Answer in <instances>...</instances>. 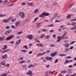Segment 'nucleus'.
Wrapping results in <instances>:
<instances>
[{
    "label": "nucleus",
    "mask_w": 76,
    "mask_h": 76,
    "mask_svg": "<svg viewBox=\"0 0 76 76\" xmlns=\"http://www.w3.org/2000/svg\"><path fill=\"white\" fill-rule=\"evenodd\" d=\"M71 21H76V18H74V19H73L71 20Z\"/></svg>",
    "instance_id": "51"
},
{
    "label": "nucleus",
    "mask_w": 76,
    "mask_h": 76,
    "mask_svg": "<svg viewBox=\"0 0 76 76\" xmlns=\"http://www.w3.org/2000/svg\"><path fill=\"white\" fill-rule=\"evenodd\" d=\"M43 13L45 16H49V15H50V14H49L48 13H46V12H43Z\"/></svg>",
    "instance_id": "12"
},
{
    "label": "nucleus",
    "mask_w": 76,
    "mask_h": 76,
    "mask_svg": "<svg viewBox=\"0 0 76 76\" xmlns=\"http://www.w3.org/2000/svg\"><path fill=\"white\" fill-rule=\"evenodd\" d=\"M7 76V73H5L4 74H2L0 76Z\"/></svg>",
    "instance_id": "34"
},
{
    "label": "nucleus",
    "mask_w": 76,
    "mask_h": 76,
    "mask_svg": "<svg viewBox=\"0 0 76 76\" xmlns=\"http://www.w3.org/2000/svg\"><path fill=\"white\" fill-rule=\"evenodd\" d=\"M7 1H8V0H5L4 1V4H6V3L7 2Z\"/></svg>",
    "instance_id": "49"
},
{
    "label": "nucleus",
    "mask_w": 76,
    "mask_h": 76,
    "mask_svg": "<svg viewBox=\"0 0 76 76\" xmlns=\"http://www.w3.org/2000/svg\"><path fill=\"white\" fill-rule=\"evenodd\" d=\"M32 51H29L28 53L29 54H32Z\"/></svg>",
    "instance_id": "59"
},
{
    "label": "nucleus",
    "mask_w": 76,
    "mask_h": 76,
    "mask_svg": "<svg viewBox=\"0 0 76 76\" xmlns=\"http://www.w3.org/2000/svg\"><path fill=\"white\" fill-rule=\"evenodd\" d=\"M7 5L8 6H9V7L11 6V3L10 2H8L7 3Z\"/></svg>",
    "instance_id": "36"
},
{
    "label": "nucleus",
    "mask_w": 76,
    "mask_h": 76,
    "mask_svg": "<svg viewBox=\"0 0 76 76\" xmlns=\"http://www.w3.org/2000/svg\"><path fill=\"white\" fill-rule=\"evenodd\" d=\"M23 48H25L26 50L28 49V47H27V46L25 45L23 46Z\"/></svg>",
    "instance_id": "37"
},
{
    "label": "nucleus",
    "mask_w": 76,
    "mask_h": 76,
    "mask_svg": "<svg viewBox=\"0 0 76 76\" xmlns=\"http://www.w3.org/2000/svg\"><path fill=\"white\" fill-rule=\"evenodd\" d=\"M71 30H73L74 29H76V26H74V27L73 28V27L72 28H71Z\"/></svg>",
    "instance_id": "30"
},
{
    "label": "nucleus",
    "mask_w": 76,
    "mask_h": 76,
    "mask_svg": "<svg viewBox=\"0 0 76 76\" xmlns=\"http://www.w3.org/2000/svg\"><path fill=\"white\" fill-rule=\"evenodd\" d=\"M19 15L21 17V18H25V14L24 13V12H19Z\"/></svg>",
    "instance_id": "1"
},
{
    "label": "nucleus",
    "mask_w": 76,
    "mask_h": 76,
    "mask_svg": "<svg viewBox=\"0 0 76 76\" xmlns=\"http://www.w3.org/2000/svg\"><path fill=\"white\" fill-rule=\"evenodd\" d=\"M53 53V54H54V55H55V56H56V55L57 54V51H56L54 53Z\"/></svg>",
    "instance_id": "39"
},
{
    "label": "nucleus",
    "mask_w": 76,
    "mask_h": 76,
    "mask_svg": "<svg viewBox=\"0 0 76 76\" xmlns=\"http://www.w3.org/2000/svg\"><path fill=\"white\" fill-rule=\"evenodd\" d=\"M53 21H54V18H52L50 19V22H52Z\"/></svg>",
    "instance_id": "47"
},
{
    "label": "nucleus",
    "mask_w": 76,
    "mask_h": 76,
    "mask_svg": "<svg viewBox=\"0 0 76 76\" xmlns=\"http://www.w3.org/2000/svg\"><path fill=\"white\" fill-rule=\"evenodd\" d=\"M69 47V44L68 43H66L65 44L64 47L68 48Z\"/></svg>",
    "instance_id": "13"
},
{
    "label": "nucleus",
    "mask_w": 76,
    "mask_h": 76,
    "mask_svg": "<svg viewBox=\"0 0 76 76\" xmlns=\"http://www.w3.org/2000/svg\"><path fill=\"white\" fill-rule=\"evenodd\" d=\"M13 19V17H10L9 18H8V19H9V20H12V19Z\"/></svg>",
    "instance_id": "57"
},
{
    "label": "nucleus",
    "mask_w": 76,
    "mask_h": 76,
    "mask_svg": "<svg viewBox=\"0 0 76 76\" xmlns=\"http://www.w3.org/2000/svg\"><path fill=\"white\" fill-rule=\"evenodd\" d=\"M22 31L19 32L17 33V34L18 35V34H22Z\"/></svg>",
    "instance_id": "46"
},
{
    "label": "nucleus",
    "mask_w": 76,
    "mask_h": 76,
    "mask_svg": "<svg viewBox=\"0 0 76 76\" xmlns=\"http://www.w3.org/2000/svg\"><path fill=\"white\" fill-rule=\"evenodd\" d=\"M27 75H33V74H32V72L31 70H29L28 72L27 73Z\"/></svg>",
    "instance_id": "9"
},
{
    "label": "nucleus",
    "mask_w": 76,
    "mask_h": 76,
    "mask_svg": "<svg viewBox=\"0 0 76 76\" xmlns=\"http://www.w3.org/2000/svg\"><path fill=\"white\" fill-rule=\"evenodd\" d=\"M32 35H29L28 38L30 39H32Z\"/></svg>",
    "instance_id": "21"
},
{
    "label": "nucleus",
    "mask_w": 76,
    "mask_h": 76,
    "mask_svg": "<svg viewBox=\"0 0 76 76\" xmlns=\"http://www.w3.org/2000/svg\"><path fill=\"white\" fill-rule=\"evenodd\" d=\"M27 4L28 6H33V3L31 2L30 3H27Z\"/></svg>",
    "instance_id": "20"
},
{
    "label": "nucleus",
    "mask_w": 76,
    "mask_h": 76,
    "mask_svg": "<svg viewBox=\"0 0 76 76\" xmlns=\"http://www.w3.org/2000/svg\"><path fill=\"white\" fill-rule=\"evenodd\" d=\"M25 61L24 60L20 62H19V64H22V63H25Z\"/></svg>",
    "instance_id": "32"
},
{
    "label": "nucleus",
    "mask_w": 76,
    "mask_h": 76,
    "mask_svg": "<svg viewBox=\"0 0 76 76\" xmlns=\"http://www.w3.org/2000/svg\"><path fill=\"white\" fill-rule=\"evenodd\" d=\"M36 45L37 46H38L39 47H43V45L41 43H38L36 44Z\"/></svg>",
    "instance_id": "11"
},
{
    "label": "nucleus",
    "mask_w": 76,
    "mask_h": 76,
    "mask_svg": "<svg viewBox=\"0 0 76 76\" xmlns=\"http://www.w3.org/2000/svg\"><path fill=\"white\" fill-rule=\"evenodd\" d=\"M39 9H36L34 11V13H39Z\"/></svg>",
    "instance_id": "17"
},
{
    "label": "nucleus",
    "mask_w": 76,
    "mask_h": 76,
    "mask_svg": "<svg viewBox=\"0 0 76 76\" xmlns=\"http://www.w3.org/2000/svg\"><path fill=\"white\" fill-rule=\"evenodd\" d=\"M7 45H4V47L2 48V50H6L7 49Z\"/></svg>",
    "instance_id": "14"
},
{
    "label": "nucleus",
    "mask_w": 76,
    "mask_h": 76,
    "mask_svg": "<svg viewBox=\"0 0 76 76\" xmlns=\"http://www.w3.org/2000/svg\"><path fill=\"white\" fill-rule=\"evenodd\" d=\"M50 47H54V44H52L50 45Z\"/></svg>",
    "instance_id": "42"
},
{
    "label": "nucleus",
    "mask_w": 76,
    "mask_h": 76,
    "mask_svg": "<svg viewBox=\"0 0 76 76\" xmlns=\"http://www.w3.org/2000/svg\"><path fill=\"white\" fill-rule=\"evenodd\" d=\"M71 25L72 26H75L76 25V23L75 22H73L71 23Z\"/></svg>",
    "instance_id": "28"
},
{
    "label": "nucleus",
    "mask_w": 76,
    "mask_h": 76,
    "mask_svg": "<svg viewBox=\"0 0 76 76\" xmlns=\"http://www.w3.org/2000/svg\"><path fill=\"white\" fill-rule=\"evenodd\" d=\"M57 15H58V13H56L54 14V16H57Z\"/></svg>",
    "instance_id": "50"
},
{
    "label": "nucleus",
    "mask_w": 76,
    "mask_h": 76,
    "mask_svg": "<svg viewBox=\"0 0 76 76\" xmlns=\"http://www.w3.org/2000/svg\"><path fill=\"white\" fill-rule=\"evenodd\" d=\"M5 37H0V41H3Z\"/></svg>",
    "instance_id": "19"
},
{
    "label": "nucleus",
    "mask_w": 76,
    "mask_h": 76,
    "mask_svg": "<svg viewBox=\"0 0 76 76\" xmlns=\"http://www.w3.org/2000/svg\"><path fill=\"white\" fill-rule=\"evenodd\" d=\"M6 66H7L8 67H9L10 66V64H7V65H6Z\"/></svg>",
    "instance_id": "61"
},
{
    "label": "nucleus",
    "mask_w": 76,
    "mask_h": 76,
    "mask_svg": "<svg viewBox=\"0 0 76 76\" xmlns=\"http://www.w3.org/2000/svg\"><path fill=\"white\" fill-rule=\"evenodd\" d=\"M44 13H42V14H40L39 15V17H40V18H44Z\"/></svg>",
    "instance_id": "24"
},
{
    "label": "nucleus",
    "mask_w": 76,
    "mask_h": 76,
    "mask_svg": "<svg viewBox=\"0 0 76 76\" xmlns=\"http://www.w3.org/2000/svg\"><path fill=\"white\" fill-rule=\"evenodd\" d=\"M50 56H51V57H53L54 56H55V55H54L53 53H52L50 54Z\"/></svg>",
    "instance_id": "35"
},
{
    "label": "nucleus",
    "mask_w": 76,
    "mask_h": 76,
    "mask_svg": "<svg viewBox=\"0 0 76 76\" xmlns=\"http://www.w3.org/2000/svg\"><path fill=\"white\" fill-rule=\"evenodd\" d=\"M45 59H46V60H50V61H52V60H51L53 59V58L51 57L47 58V57H46L45 58Z\"/></svg>",
    "instance_id": "4"
},
{
    "label": "nucleus",
    "mask_w": 76,
    "mask_h": 76,
    "mask_svg": "<svg viewBox=\"0 0 76 76\" xmlns=\"http://www.w3.org/2000/svg\"><path fill=\"white\" fill-rule=\"evenodd\" d=\"M9 51V50L7 49L3 51L2 52L3 53H6V52H7V51Z\"/></svg>",
    "instance_id": "25"
},
{
    "label": "nucleus",
    "mask_w": 76,
    "mask_h": 76,
    "mask_svg": "<svg viewBox=\"0 0 76 76\" xmlns=\"http://www.w3.org/2000/svg\"><path fill=\"white\" fill-rule=\"evenodd\" d=\"M75 41H73L72 42H71V43L70 44V45H71L72 44H74V43H75Z\"/></svg>",
    "instance_id": "53"
},
{
    "label": "nucleus",
    "mask_w": 76,
    "mask_h": 76,
    "mask_svg": "<svg viewBox=\"0 0 76 76\" xmlns=\"http://www.w3.org/2000/svg\"><path fill=\"white\" fill-rule=\"evenodd\" d=\"M35 66H34V65L31 64L30 65H28V68H30V67H34Z\"/></svg>",
    "instance_id": "23"
},
{
    "label": "nucleus",
    "mask_w": 76,
    "mask_h": 76,
    "mask_svg": "<svg viewBox=\"0 0 76 76\" xmlns=\"http://www.w3.org/2000/svg\"><path fill=\"white\" fill-rule=\"evenodd\" d=\"M58 59H56L54 62V63H57L58 62Z\"/></svg>",
    "instance_id": "41"
},
{
    "label": "nucleus",
    "mask_w": 76,
    "mask_h": 76,
    "mask_svg": "<svg viewBox=\"0 0 76 76\" xmlns=\"http://www.w3.org/2000/svg\"><path fill=\"white\" fill-rule=\"evenodd\" d=\"M7 57H8L7 55L5 54L4 55V56H2V57H1V60H3L4 58H7Z\"/></svg>",
    "instance_id": "3"
},
{
    "label": "nucleus",
    "mask_w": 76,
    "mask_h": 76,
    "mask_svg": "<svg viewBox=\"0 0 76 76\" xmlns=\"http://www.w3.org/2000/svg\"><path fill=\"white\" fill-rule=\"evenodd\" d=\"M15 26H16V27H18V25H20V21H18L17 22H16L15 23Z\"/></svg>",
    "instance_id": "6"
},
{
    "label": "nucleus",
    "mask_w": 76,
    "mask_h": 76,
    "mask_svg": "<svg viewBox=\"0 0 76 76\" xmlns=\"http://www.w3.org/2000/svg\"><path fill=\"white\" fill-rule=\"evenodd\" d=\"M67 73V71L66 70H64V71L62 70L61 73Z\"/></svg>",
    "instance_id": "26"
},
{
    "label": "nucleus",
    "mask_w": 76,
    "mask_h": 76,
    "mask_svg": "<svg viewBox=\"0 0 76 76\" xmlns=\"http://www.w3.org/2000/svg\"><path fill=\"white\" fill-rule=\"evenodd\" d=\"M50 73V71H48L45 73V74H46V75H48V74H49Z\"/></svg>",
    "instance_id": "44"
},
{
    "label": "nucleus",
    "mask_w": 76,
    "mask_h": 76,
    "mask_svg": "<svg viewBox=\"0 0 76 76\" xmlns=\"http://www.w3.org/2000/svg\"><path fill=\"white\" fill-rule=\"evenodd\" d=\"M69 50V48H65L64 50V52H67Z\"/></svg>",
    "instance_id": "27"
},
{
    "label": "nucleus",
    "mask_w": 76,
    "mask_h": 76,
    "mask_svg": "<svg viewBox=\"0 0 76 76\" xmlns=\"http://www.w3.org/2000/svg\"><path fill=\"white\" fill-rule=\"evenodd\" d=\"M41 24V23H37V28H39V27H41V26H40V25Z\"/></svg>",
    "instance_id": "16"
},
{
    "label": "nucleus",
    "mask_w": 76,
    "mask_h": 76,
    "mask_svg": "<svg viewBox=\"0 0 76 76\" xmlns=\"http://www.w3.org/2000/svg\"><path fill=\"white\" fill-rule=\"evenodd\" d=\"M61 22V21L58 20H56L55 21V23H56V22Z\"/></svg>",
    "instance_id": "48"
},
{
    "label": "nucleus",
    "mask_w": 76,
    "mask_h": 76,
    "mask_svg": "<svg viewBox=\"0 0 76 76\" xmlns=\"http://www.w3.org/2000/svg\"><path fill=\"white\" fill-rule=\"evenodd\" d=\"M11 27L12 28H13V29H16V27H15V26L13 25H12Z\"/></svg>",
    "instance_id": "45"
},
{
    "label": "nucleus",
    "mask_w": 76,
    "mask_h": 76,
    "mask_svg": "<svg viewBox=\"0 0 76 76\" xmlns=\"http://www.w3.org/2000/svg\"><path fill=\"white\" fill-rule=\"evenodd\" d=\"M22 67H23L24 69H26V66L24 65L22 66Z\"/></svg>",
    "instance_id": "33"
},
{
    "label": "nucleus",
    "mask_w": 76,
    "mask_h": 76,
    "mask_svg": "<svg viewBox=\"0 0 76 76\" xmlns=\"http://www.w3.org/2000/svg\"><path fill=\"white\" fill-rule=\"evenodd\" d=\"M46 67L47 68H48V67H50V65H46Z\"/></svg>",
    "instance_id": "62"
},
{
    "label": "nucleus",
    "mask_w": 76,
    "mask_h": 76,
    "mask_svg": "<svg viewBox=\"0 0 76 76\" xmlns=\"http://www.w3.org/2000/svg\"><path fill=\"white\" fill-rule=\"evenodd\" d=\"M26 4V3H23L21 4V5L22 6H25V5Z\"/></svg>",
    "instance_id": "54"
},
{
    "label": "nucleus",
    "mask_w": 76,
    "mask_h": 76,
    "mask_svg": "<svg viewBox=\"0 0 76 76\" xmlns=\"http://www.w3.org/2000/svg\"><path fill=\"white\" fill-rule=\"evenodd\" d=\"M20 60H23V57H21L20 58H19Z\"/></svg>",
    "instance_id": "52"
},
{
    "label": "nucleus",
    "mask_w": 76,
    "mask_h": 76,
    "mask_svg": "<svg viewBox=\"0 0 76 76\" xmlns=\"http://www.w3.org/2000/svg\"><path fill=\"white\" fill-rule=\"evenodd\" d=\"M9 18L7 19V20L6 19H5L4 20L3 22L4 23H7L9 22Z\"/></svg>",
    "instance_id": "8"
},
{
    "label": "nucleus",
    "mask_w": 76,
    "mask_h": 76,
    "mask_svg": "<svg viewBox=\"0 0 76 76\" xmlns=\"http://www.w3.org/2000/svg\"><path fill=\"white\" fill-rule=\"evenodd\" d=\"M46 53L45 52L44 53H39L38 54H37V57H39V56H42V55H44V54H45Z\"/></svg>",
    "instance_id": "7"
},
{
    "label": "nucleus",
    "mask_w": 76,
    "mask_h": 76,
    "mask_svg": "<svg viewBox=\"0 0 76 76\" xmlns=\"http://www.w3.org/2000/svg\"><path fill=\"white\" fill-rule=\"evenodd\" d=\"M14 38V35H12L9 36L8 37L6 38V39L7 41H8L10 40V39H12V38Z\"/></svg>",
    "instance_id": "2"
},
{
    "label": "nucleus",
    "mask_w": 76,
    "mask_h": 76,
    "mask_svg": "<svg viewBox=\"0 0 76 76\" xmlns=\"http://www.w3.org/2000/svg\"><path fill=\"white\" fill-rule=\"evenodd\" d=\"M66 35H67V34H66V33H64V35H63L62 37V38H64V37H65V36H66Z\"/></svg>",
    "instance_id": "38"
},
{
    "label": "nucleus",
    "mask_w": 76,
    "mask_h": 76,
    "mask_svg": "<svg viewBox=\"0 0 76 76\" xmlns=\"http://www.w3.org/2000/svg\"><path fill=\"white\" fill-rule=\"evenodd\" d=\"M69 61H68V60H66V61H65V63H64V64L65 65H66V64H67V63H69Z\"/></svg>",
    "instance_id": "31"
},
{
    "label": "nucleus",
    "mask_w": 76,
    "mask_h": 76,
    "mask_svg": "<svg viewBox=\"0 0 76 76\" xmlns=\"http://www.w3.org/2000/svg\"><path fill=\"white\" fill-rule=\"evenodd\" d=\"M74 48L73 46H71L69 48V49L70 50H72V49H73Z\"/></svg>",
    "instance_id": "64"
},
{
    "label": "nucleus",
    "mask_w": 76,
    "mask_h": 76,
    "mask_svg": "<svg viewBox=\"0 0 76 76\" xmlns=\"http://www.w3.org/2000/svg\"><path fill=\"white\" fill-rule=\"evenodd\" d=\"M38 17H37V18H34V22H36V21L37 20H38Z\"/></svg>",
    "instance_id": "43"
},
{
    "label": "nucleus",
    "mask_w": 76,
    "mask_h": 76,
    "mask_svg": "<svg viewBox=\"0 0 76 76\" xmlns=\"http://www.w3.org/2000/svg\"><path fill=\"white\" fill-rule=\"evenodd\" d=\"M71 76H76V74H74L72 75H71Z\"/></svg>",
    "instance_id": "63"
},
{
    "label": "nucleus",
    "mask_w": 76,
    "mask_h": 76,
    "mask_svg": "<svg viewBox=\"0 0 76 76\" xmlns=\"http://www.w3.org/2000/svg\"><path fill=\"white\" fill-rule=\"evenodd\" d=\"M21 51H22V52H24V53H26V52H27V51L25 50H22Z\"/></svg>",
    "instance_id": "56"
},
{
    "label": "nucleus",
    "mask_w": 76,
    "mask_h": 76,
    "mask_svg": "<svg viewBox=\"0 0 76 76\" xmlns=\"http://www.w3.org/2000/svg\"><path fill=\"white\" fill-rule=\"evenodd\" d=\"M8 32V33L9 34H10V33H11L12 32V30L11 29H8L7 31Z\"/></svg>",
    "instance_id": "40"
},
{
    "label": "nucleus",
    "mask_w": 76,
    "mask_h": 76,
    "mask_svg": "<svg viewBox=\"0 0 76 76\" xmlns=\"http://www.w3.org/2000/svg\"><path fill=\"white\" fill-rule=\"evenodd\" d=\"M6 16V14H3V15H1L0 14V18H3V17H4Z\"/></svg>",
    "instance_id": "22"
},
{
    "label": "nucleus",
    "mask_w": 76,
    "mask_h": 76,
    "mask_svg": "<svg viewBox=\"0 0 76 76\" xmlns=\"http://www.w3.org/2000/svg\"><path fill=\"white\" fill-rule=\"evenodd\" d=\"M49 36L48 35H47L45 37V38H47V39H48V38H49Z\"/></svg>",
    "instance_id": "55"
},
{
    "label": "nucleus",
    "mask_w": 76,
    "mask_h": 76,
    "mask_svg": "<svg viewBox=\"0 0 76 76\" xmlns=\"http://www.w3.org/2000/svg\"><path fill=\"white\" fill-rule=\"evenodd\" d=\"M58 39L56 40V42H60V41H61V39H62V37L60 36H58Z\"/></svg>",
    "instance_id": "5"
},
{
    "label": "nucleus",
    "mask_w": 76,
    "mask_h": 76,
    "mask_svg": "<svg viewBox=\"0 0 76 76\" xmlns=\"http://www.w3.org/2000/svg\"><path fill=\"white\" fill-rule=\"evenodd\" d=\"M71 16H72V15H70V14H69L67 16L66 18H67V19H70V18H71Z\"/></svg>",
    "instance_id": "15"
},
{
    "label": "nucleus",
    "mask_w": 76,
    "mask_h": 76,
    "mask_svg": "<svg viewBox=\"0 0 76 76\" xmlns=\"http://www.w3.org/2000/svg\"><path fill=\"white\" fill-rule=\"evenodd\" d=\"M1 65H2V66H6V63L2 62H1Z\"/></svg>",
    "instance_id": "18"
},
{
    "label": "nucleus",
    "mask_w": 76,
    "mask_h": 76,
    "mask_svg": "<svg viewBox=\"0 0 76 76\" xmlns=\"http://www.w3.org/2000/svg\"><path fill=\"white\" fill-rule=\"evenodd\" d=\"M55 72V71H53V72L50 71V74H53V73H54Z\"/></svg>",
    "instance_id": "58"
},
{
    "label": "nucleus",
    "mask_w": 76,
    "mask_h": 76,
    "mask_svg": "<svg viewBox=\"0 0 76 76\" xmlns=\"http://www.w3.org/2000/svg\"><path fill=\"white\" fill-rule=\"evenodd\" d=\"M62 39H68V38H67V37H63V38H62Z\"/></svg>",
    "instance_id": "60"
},
{
    "label": "nucleus",
    "mask_w": 76,
    "mask_h": 76,
    "mask_svg": "<svg viewBox=\"0 0 76 76\" xmlns=\"http://www.w3.org/2000/svg\"><path fill=\"white\" fill-rule=\"evenodd\" d=\"M5 34L6 35H8L9 34V31H6L5 32Z\"/></svg>",
    "instance_id": "29"
},
{
    "label": "nucleus",
    "mask_w": 76,
    "mask_h": 76,
    "mask_svg": "<svg viewBox=\"0 0 76 76\" xmlns=\"http://www.w3.org/2000/svg\"><path fill=\"white\" fill-rule=\"evenodd\" d=\"M22 41V39H19L18 41H17L15 44H19L20 43V41Z\"/></svg>",
    "instance_id": "10"
}]
</instances>
